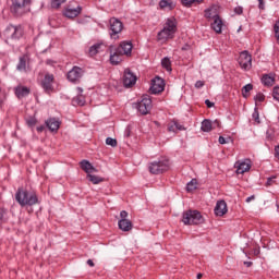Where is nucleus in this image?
<instances>
[{
    "label": "nucleus",
    "mask_w": 279,
    "mask_h": 279,
    "mask_svg": "<svg viewBox=\"0 0 279 279\" xmlns=\"http://www.w3.org/2000/svg\"><path fill=\"white\" fill-rule=\"evenodd\" d=\"M151 98H149V96H143L141 101H137L135 104V108L137 110V112H140V114H149V112L151 111Z\"/></svg>",
    "instance_id": "6e6552de"
},
{
    "label": "nucleus",
    "mask_w": 279,
    "mask_h": 279,
    "mask_svg": "<svg viewBox=\"0 0 279 279\" xmlns=\"http://www.w3.org/2000/svg\"><path fill=\"white\" fill-rule=\"evenodd\" d=\"M15 97L17 99H24V97L29 96V93H32V89L27 86L17 85L13 88Z\"/></svg>",
    "instance_id": "f3484780"
},
{
    "label": "nucleus",
    "mask_w": 279,
    "mask_h": 279,
    "mask_svg": "<svg viewBox=\"0 0 279 279\" xmlns=\"http://www.w3.org/2000/svg\"><path fill=\"white\" fill-rule=\"evenodd\" d=\"M120 217L121 219H128V211L125 210L120 211Z\"/></svg>",
    "instance_id": "5fc2aeb1"
},
{
    "label": "nucleus",
    "mask_w": 279,
    "mask_h": 279,
    "mask_svg": "<svg viewBox=\"0 0 279 279\" xmlns=\"http://www.w3.org/2000/svg\"><path fill=\"white\" fill-rule=\"evenodd\" d=\"M56 82V76L51 73H46L44 78L40 81V86L46 95H51L53 93V83Z\"/></svg>",
    "instance_id": "1a4fd4ad"
},
{
    "label": "nucleus",
    "mask_w": 279,
    "mask_h": 279,
    "mask_svg": "<svg viewBox=\"0 0 279 279\" xmlns=\"http://www.w3.org/2000/svg\"><path fill=\"white\" fill-rule=\"evenodd\" d=\"M62 3H66V0H51L50 5L52 10H60V5H62Z\"/></svg>",
    "instance_id": "f704fd0d"
},
{
    "label": "nucleus",
    "mask_w": 279,
    "mask_h": 279,
    "mask_svg": "<svg viewBox=\"0 0 279 279\" xmlns=\"http://www.w3.org/2000/svg\"><path fill=\"white\" fill-rule=\"evenodd\" d=\"M255 104H263L265 101V94L263 93H257L254 97Z\"/></svg>",
    "instance_id": "58836bf2"
},
{
    "label": "nucleus",
    "mask_w": 279,
    "mask_h": 279,
    "mask_svg": "<svg viewBox=\"0 0 279 279\" xmlns=\"http://www.w3.org/2000/svg\"><path fill=\"white\" fill-rule=\"evenodd\" d=\"M191 46L185 45L184 47H182V51H186L187 49H190Z\"/></svg>",
    "instance_id": "680f3d73"
},
{
    "label": "nucleus",
    "mask_w": 279,
    "mask_h": 279,
    "mask_svg": "<svg viewBox=\"0 0 279 279\" xmlns=\"http://www.w3.org/2000/svg\"><path fill=\"white\" fill-rule=\"evenodd\" d=\"M5 214H7L5 209L0 208V223H1V221H3V218L5 217Z\"/></svg>",
    "instance_id": "8fccbe9b"
},
{
    "label": "nucleus",
    "mask_w": 279,
    "mask_h": 279,
    "mask_svg": "<svg viewBox=\"0 0 279 279\" xmlns=\"http://www.w3.org/2000/svg\"><path fill=\"white\" fill-rule=\"evenodd\" d=\"M272 97H274V99H276V101H279V87L278 86L274 87Z\"/></svg>",
    "instance_id": "c03bdc74"
},
{
    "label": "nucleus",
    "mask_w": 279,
    "mask_h": 279,
    "mask_svg": "<svg viewBox=\"0 0 279 279\" xmlns=\"http://www.w3.org/2000/svg\"><path fill=\"white\" fill-rule=\"evenodd\" d=\"M15 201L20 206H35L38 202V194L29 192L23 187H19L15 193Z\"/></svg>",
    "instance_id": "7ed1b4c3"
},
{
    "label": "nucleus",
    "mask_w": 279,
    "mask_h": 279,
    "mask_svg": "<svg viewBox=\"0 0 279 279\" xmlns=\"http://www.w3.org/2000/svg\"><path fill=\"white\" fill-rule=\"evenodd\" d=\"M234 14H236L238 16H241V14H243V7L239 5L235 7L233 10Z\"/></svg>",
    "instance_id": "de8ad7c7"
},
{
    "label": "nucleus",
    "mask_w": 279,
    "mask_h": 279,
    "mask_svg": "<svg viewBox=\"0 0 279 279\" xmlns=\"http://www.w3.org/2000/svg\"><path fill=\"white\" fill-rule=\"evenodd\" d=\"M80 167L83 171H85V173H87V175L93 173V171H95V167H93V163H90V161L86 159L80 162Z\"/></svg>",
    "instance_id": "b1692460"
},
{
    "label": "nucleus",
    "mask_w": 279,
    "mask_h": 279,
    "mask_svg": "<svg viewBox=\"0 0 279 279\" xmlns=\"http://www.w3.org/2000/svg\"><path fill=\"white\" fill-rule=\"evenodd\" d=\"M73 102L76 104V106H85L86 99H84V96L80 95L73 99Z\"/></svg>",
    "instance_id": "c9c22d12"
},
{
    "label": "nucleus",
    "mask_w": 279,
    "mask_h": 279,
    "mask_svg": "<svg viewBox=\"0 0 279 279\" xmlns=\"http://www.w3.org/2000/svg\"><path fill=\"white\" fill-rule=\"evenodd\" d=\"M46 123V128H48V130L50 132H58V130H60V121L56 120V118H49L48 120L45 121Z\"/></svg>",
    "instance_id": "aec40b11"
},
{
    "label": "nucleus",
    "mask_w": 279,
    "mask_h": 279,
    "mask_svg": "<svg viewBox=\"0 0 279 279\" xmlns=\"http://www.w3.org/2000/svg\"><path fill=\"white\" fill-rule=\"evenodd\" d=\"M203 275L202 274H198L197 275V279H202Z\"/></svg>",
    "instance_id": "0e129e2a"
},
{
    "label": "nucleus",
    "mask_w": 279,
    "mask_h": 279,
    "mask_svg": "<svg viewBox=\"0 0 279 279\" xmlns=\"http://www.w3.org/2000/svg\"><path fill=\"white\" fill-rule=\"evenodd\" d=\"M37 132L41 134V132H45V125H39L36 128Z\"/></svg>",
    "instance_id": "6e6d98bb"
},
{
    "label": "nucleus",
    "mask_w": 279,
    "mask_h": 279,
    "mask_svg": "<svg viewBox=\"0 0 279 279\" xmlns=\"http://www.w3.org/2000/svg\"><path fill=\"white\" fill-rule=\"evenodd\" d=\"M10 12L15 19H21L32 12V0H10Z\"/></svg>",
    "instance_id": "f03ea898"
},
{
    "label": "nucleus",
    "mask_w": 279,
    "mask_h": 279,
    "mask_svg": "<svg viewBox=\"0 0 279 279\" xmlns=\"http://www.w3.org/2000/svg\"><path fill=\"white\" fill-rule=\"evenodd\" d=\"M184 8H191L192 5L204 3V0H181Z\"/></svg>",
    "instance_id": "c85d7f7f"
},
{
    "label": "nucleus",
    "mask_w": 279,
    "mask_h": 279,
    "mask_svg": "<svg viewBox=\"0 0 279 279\" xmlns=\"http://www.w3.org/2000/svg\"><path fill=\"white\" fill-rule=\"evenodd\" d=\"M87 180H89V182H93L94 184H99L101 182H104V179H101L100 177H97L95 174H87Z\"/></svg>",
    "instance_id": "72a5a7b5"
},
{
    "label": "nucleus",
    "mask_w": 279,
    "mask_h": 279,
    "mask_svg": "<svg viewBox=\"0 0 279 279\" xmlns=\"http://www.w3.org/2000/svg\"><path fill=\"white\" fill-rule=\"evenodd\" d=\"M182 217V221L185 226H199V223H204V217H202V213L197 210L185 211Z\"/></svg>",
    "instance_id": "39448f33"
},
{
    "label": "nucleus",
    "mask_w": 279,
    "mask_h": 279,
    "mask_svg": "<svg viewBox=\"0 0 279 279\" xmlns=\"http://www.w3.org/2000/svg\"><path fill=\"white\" fill-rule=\"evenodd\" d=\"M27 64H29V57L27 54H24L19 58L16 70L23 73H27Z\"/></svg>",
    "instance_id": "6ab92c4d"
},
{
    "label": "nucleus",
    "mask_w": 279,
    "mask_h": 279,
    "mask_svg": "<svg viewBox=\"0 0 279 279\" xmlns=\"http://www.w3.org/2000/svg\"><path fill=\"white\" fill-rule=\"evenodd\" d=\"M262 84H264V86H272L274 84H276V77H274V74H264L262 76Z\"/></svg>",
    "instance_id": "a878e982"
},
{
    "label": "nucleus",
    "mask_w": 279,
    "mask_h": 279,
    "mask_svg": "<svg viewBox=\"0 0 279 279\" xmlns=\"http://www.w3.org/2000/svg\"><path fill=\"white\" fill-rule=\"evenodd\" d=\"M161 66L162 69H166V71H168L169 73H171L172 69H171V59L165 57L161 60Z\"/></svg>",
    "instance_id": "7c9ffc66"
},
{
    "label": "nucleus",
    "mask_w": 279,
    "mask_h": 279,
    "mask_svg": "<svg viewBox=\"0 0 279 279\" xmlns=\"http://www.w3.org/2000/svg\"><path fill=\"white\" fill-rule=\"evenodd\" d=\"M23 26L10 24L3 32L5 40H21L23 38Z\"/></svg>",
    "instance_id": "423d86ee"
},
{
    "label": "nucleus",
    "mask_w": 279,
    "mask_h": 279,
    "mask_svg": "<svg viewBox=\"0 0 279 279\" xmlns=\"http://www.w3.org/2000/svg\"><path fill=\"white\" fill-rule=\"evenodd\" d=\"M228 213V204L226 201H218L215 207V215L217 217H223Z\"/></svg>",
    "instance_id": "a211bd4d"
},
{
    "label": "nucleus",
    "mask_w": 279,
    "mask_h": 279,
    "mask_svg": "<svg viewBox=\"0 0 279 279\" xmlns=\"http://www.w3.org/2000/svg\"><path fill=\"white\" fill-rule=\"evenodd\" d=\"M274 184H276V175H272V177L268 178L265 185L266 186H274Z\"/></svg>",
    "instance_id": "37998d69"
},
{
    "label": "nucleus",
    "mask_w": 279,
    "mask_h": 279,
    "mask_svg": "<svg viewBox=\"0 0 279 279\" xmlns=\"http://www.w3.org/2000/svg\"><path fill=\"white\" fill-rule=\"evenodd\" d=\"M87 265L89 267H95V262H93V259H87Z\"/></svg>",
    "instance_id": "bf43d9fd"
},
{
    "label": "nucleus",
    "mask_w": 279,
    "mask_h": 279,
    "mask_svg": "<svg viewBox=\"0 0 279 279\" xmlns=\"http://www.w3.org/2000/svg\"><path fill=\"white\" fill-rule=\"evenodd\" d=\"M253 199H256V196L252 195L246 198V204H250V202H253Z\"/></svg>",
    "instance_id": "13d9d810"
},
{
    "label": "nucleus",
    "mask_w": 279,
    "mask_h": 279,
    "mask_svg": "<svg viewBox=\"0 0 279 279\" xmlns=\"http://www.w3.org/2000/svg\"><path fill=\"white\" fill-rule=\"evenodd\" d=\"M133 47L132 41H122L120 43L119 47L116 48V50H118V53L130 58V56H132Z\"/></svg>",
    "instance_id": "2eb2a0df"
},
{
    "label": "nucleus",
    "mask_w": 279,
    "mask_h": 279,
    "mask_svg": "<svg viewBox=\"0 0 279 279\" xmlns=\"http://www.w3.org/2000/svg\"><path fill=\"white\" fill-rule=\"evenodd\" d=\"M109 31H110V36L111 38L117 39V35L121 34L123 32V22L117 17H111L109 20Z\"/></svg>",
    "instance_id": "9d476101"
},
{
    "label": "nucleus",
    "mask_w": 279,
    "mask_h": 279,
    "mask_svg": "<svg viewBox=\"0 0 279 279\" xmlns=\"http://www.w3.org/2000/svg\"><path fill=\"white\" fill-rule=\"evenodd\" d=\"M82 14V7L77 5L76 8L72 4H68L63 9V16L66 19H77Z\"/></svg>",
    "instance_id": "ddd939ff"
},
{
    "label": "nucleus",
    "mask_w": 279,
    "mask_h": 279,
    "mask_svg": "<svg viewBox=\"0 0 279 279\" xmlns=\"http://www.w3.org/2000/svg\"><path fill=\"white\" fill-rule=\"evenodd\" d=\"M86 70L84 68L74 65L66 74V78L71 84H80L84 77Z\"/></svg>",
    "instance_id": "0eeeda50"
},
{
    "label": "nucleus",
    "mask_w": 279,
    "mask_h": 279,
    "mask_svg": "<svg viewBox=\"0 0 279 279\" xmlns=\"http://www.w3.org/2000/svg\"><path fill=\"white\" fill-rule=\"evenodd\" d=\"M106 145H110V147H117V140H114L112 137H107Z\"/></svg>",
    "instance_id": "79ce46f5"
},
{
    "label": "nucleus",
    "mask_w": 279,
    "mask_h": 279,
    "mask_svg": "<svg viewBox=\"0 0 279 279\" xmlns=\"http://www.w3.org/2000/svg\"><path fill=\"white\" fill-rule=\"evenodd\" d=\"M275 157L279 160V145L275 147Z\"/></svg>",
    "instance_id": "4d7b16f0"
},
{
    "label": "nucleus",
    "mask_w": 279,
    "mask_h": 279,
    "mask_svg": "<svg viewBox=\"0 0 279 279\" xmlns=\"http://www.w3.org/2000/svg\"><path fill=\"white\" fill-rule=\"evenodd\" d=\"M254 89V85L252 84H246L245 86L242 87V97H244L245 99H247L248 95L247 93H250L251 90Z\"/></svg>",
    "instance_id": "473e14b6"
},
{
    "label": "nucleus",
    "mask_w": 279,
    "mask_h": 279,
    "mask_svg": "<svg viewBox=\"0 0 279 279\" xmlns=\"http://www.w3.org/2000/svg\"><path fill=\"white\" fill-rule=\"evenodd\" d=\"M110 62L114 65L123 62V56L119 53V50L116 49L113 52L110 53Z\"/></svg>",
    "instance_id": "393cba45"
},
{
    "label": "nucleus",
    "mask_w": 279,
    "mask_h": 279,
    "mask_svg": "<svg viewBox=\"0 0 279 279\" xmlns=\"http://www.w3.org/2000/svg\"><path fill=\"white\" fill-rule=\"evenodd\" d=\"M274 29H275L276 39L279 43V21L276 22Z\"/></svg>",
    "instance_id": "a18cd8bd"
},
{
    "label": "nucleus",
    "mask_w": 279,
    "mask_h": 279,
    "mask_svg": "<svg viewBox=\"0 0 279 279\" xmlns=\"http://www.w3.org/2000/svg\"><path fill=\"white\" fill-rule=\"evenodd\" d=\"M78 92L82 93V88L81 87H78Z\"/></svg>",
    "instance_id": "69168bd1"
},
{
    "label": "nucleus",
    "mask_w": 279,
    "mask_h": 279,
    "mask_svg": "<svg viewBox=\"0 0 279 279\" xmlns=\"http://www.w3.org/2000/svg\"><path fill=\"white\" fill-rule=\"evenodd\" d=\"M205 17L206 19H215L219 17V13H217V7H210L209 9L205 10Z\"/></svg>",
    "instance_id": "bb28decb"
},
{
    "label": "nucleus",
    "mask_w": 279,
    "mask_h": 279,
    "mask_svg": "<svg viewBox=\"0 0 279 279\" xmlns=\"http://www.w3.org/2000/svg\"><path fill=\"white\" fill-rule=\"evenodd\" d=\"M46 64H53V61H52L51 59H48V60L46 61Z\"/></svg>",
    "instance_id": "e2e57ef3"
},
{
    "label": "nucleus",
    "mask_w": 279,
    "mask_h": 279,
    "mask_svg": "<svg viewBox=\"0 0 279 279\" xmlns=\"http://www.w3.org/2000/svg\"><path fill=\"white\" fill-rule=\"evenodd\" d=\"M104 47H106V45L104 44V41H99L97 44H94L89 49H88V56L90 58H95V56L97 53H99V51H101V49H104Z\"/></svg>",
    "instance_id": "412c9836"
},
{
    "label": "nucleus",
    "mask_w": 279,
    "mask_h": 279,
    "mask_svg": "<svg viewBox=\"0 0 279 279\" xmlns=\"http://www.w3.org/2000/svg\"><path fill=\"white\" fill-rule=\"evenodd\" d=\"M245 267H252L253 263L252 262H244Z\"/></svg>",
    "instance_id": "052dcab7"
},
{
    "label": "nucleus",
    "mask_w": 279,
    "mask_h": 279,
    "mask_svg": "<svg viewBox=\"0 0 279 279\" xmlns=\"http://www.w3.org/2000/svg\"><path fill=\"white\" fill-rule=\"evenodd\" d=\"M202 132H211L213 131V122L208 119L203 120L201 124Z\"/></svg>",
    "instance_id": "cd10ccee"
},
{
    "label": "nucleus",
    "mask_w": 279,
    "mask_h": 279,
    "mask_svg": "<svg viewBox=\"0 0 279 279\" xmlns=\"http://www.w3.org/2000/svg\"><path fill=\"white\" fill-rule=\"evenodd\" d=\"M175 32H178V21H175V17L167 19L163 28L157 34V40L159 43L172 40V38H175Z\"/></svg>",
    "instance_id": "f257e3e1"
},
{
    "label": "nucleus",
    "mask_w": 279,
    "mask_h": 279,
    "mask_svg": "<svg viewBox=\"0 0 279 279\" xmlns=\"http://www.w3.org/2000/svg\"><path fill=\"white\" fill-rule=\"evenodd\" d=\"M230 142V137L226 138L223 136H219L218 138V143H220V145H226Z\"/></svg>",
    "instance_id": "49530a36"
},
{
    "label": "nucleus",
    "mask_w": 279,
    "mask_h": 279,
    "mask_svg": "<svg viewBox=\"0 0 279 279\" xmlns=\"http://www.w3.org/2000/svg\"><path fill=\"white\" fill-rule=\"evenodd\" d=\"M211 29H214L216 34H221V29H223V20H221L220 16L214 19V22L211 23Z\"/></svg>",
    "instance_id": "4be33fe9"
},
{
    "label": "nucleus",
    "mask_w": 279,
    "mask_h": 279,
    "mask_svg": "<svg viewBox=\"0 0 279 279\" xmlns=\"http://www.w3.org/2000/svg\"><path fill=\"white\" fill-rule=\"evenodd\" d=\"M252 119L257 123V125L260 123V116L258 113V108L254 109V112L252 114Z\"/></svg>",
    "instance_id": "ea45409f"
},
{
    "label": "nucleus",
    "mask_w": 279,
    "mask_h": 279,
    "mask_svg": "<svg viewBox=\"0 0 279 279\" xmlns=\"http://www.w3.org/2000/svg\"><path fill=\"white\" fill-rule=\"evenodd\" d=\"M123 84L125 88H132V86L136 84V75H134V73H132L130 70H125L123 76Z\"/></svg>",
    "instance_id": "dca6fc26"
},
{
    "label": "nucleus",
    "mask_w": 279,
    "mask_h": 279,
    "mask_svg": "<svg viewBox=\"0 0 279 279\" xmlns=\"http://www.w3.org/2000/svg\"><path fill=\"white\" fill-rule=\"evenodd\" d=\"M236 168L235 173L243 175V173H247L250 169H252V165L250 163V159L239 160L234 163Z\"/></svg>",
    "instance_id": "4468645a"
},
{
    "label": "nucleus",
    "mask_w": 279,
    "mask_h": 279,
    "mask_svg": "<svg viewBox=\"0 0 279 279\" xmlns=\"http://www.w3.org/2000/svg\"><path fill=\"white\" fill-rule=\"evenodd\" d=\"M238 62L243 71H250L252 69V54L247 50L242 51Z\"/></svg>",
    "instance_id": "9b49d317"
},
{
    "label": "nucleus",
    "mask_w": 279,
    "mask_h": 279,
    "mask_svg": "<svg viewBox=\"0 0 279 279\" xmlns=\"http://www.w3.org/2000/svg\"><path fill=\"white\" fill-rule=\"evenodd\" d=\"M159 7L161 8V10H165V8H169V10H173V8H175V4L172 1H168V0H161L159 1Z\"/></svg>",
    "instance_id": "c756f323"
},
{
    "label": "nucleus",
    "mask_w": 279,
    "mask_h": 279,
    "mask_svg": "<svg viewBox=\"0 0 279 279\" xmlns=\"http://www.w3.org/2000/svg\"><path fill=\"white\" fill-rule=\"evenodd\" d=\"M168 132H173V134H175V132H178V130L175 128V120L170 121V123L168 124Z\"/></svg>",
    "instance_id": "a19ab883"
},
{
    "label": "nucleus",
    "mask_w": 279,
    "mask_h": 279,
    "mask_svg": "<svg viewBox=\"0 0 279 279\" xmlns=\"http://www.w3.org/2000/svg\"><path fill=\"white\" fill-rule=\"evenodd\" d=\"M162 90H165V80L156 76L151 80L149 92L151 95H159V93H162Z\"/></svg>",
    "instance_id": "f8f14e48"
},
{
    "label": "nucleus",
    "mask_w": 279,
    "mask_h": 279,
    "mask_svg": "<svg viewBox=\"0 0 279 279\" xmlns=\"http://www.w3.org/2000/svg\"><path fill=\"white\" fill-rule=\"evenodd\" d=\"M171 169V161L167 157H160L148 163V171L153 175H160Z\"/></svg>",
    "instance_id": "20e7f679"
},
{
    "label": "nucleus",
    "mask_w": 279,
    "mask_h": 279,
    "mask_svg": "<svg viewBox=\"0 0 279 279\" xmlns=\"http://www.w3.org/2000/svg\"><path fill=\"white\" fill-rule=\"evenodd\" d=\"M205 105L207 106V108H214L215 107V102H213L208 99L205 100Z\"/></svg>",
    "instance_id": "603ef678"
},
{
    "label": "nucleus",
    "mask_w": 279,
    "mask_h": 279,
    "mask_svg": "<svg viewBox=\"0 0 279 279\" xmlns=\"http://www.w3.org/2000/svg\"><path fill=\"white\" fill-rule=\"evenodd\" d=\"M197 190V180L192 179L187 184H186V191L187 193H192V191Z\"/></svg>",
    "instance_id": "2f4dec72"
},
{
    "label": "nucleus",
    "mask_w": 279,
    "mask_h": 279,
    "mask_svg": "<svg viewBox=\"0 0 279 279\" xmlns=\"http://www.w3.org/2000/svg\"><path fill=\"white\" fill-rule=\"evenodd\" d=\"M204 81H196L195 88H204Z\"/></svg>",
    "instance_id": "3c124183"
},
{
    "label": "nucleus",
    "mask_w": 279,
    "mask_h": 279,
    "mask_svg": "<svg viewBox=\"0 0 279 279\" xmlns=\"http://www.w3.org/2000/svg\"><path fill=\"white\" fill-rule=\"evenodd\" d=\"M259 10H265V0H258Z\"/></svg>",
    "instance_id": "864d4df0"
},
{
    "label": "nucleus",
    "mask_w": 279,
    "mask_h": 279,
    "mask_svg": "<svg viewBox=\"0 0 279 279\" xmlns=\"http://www.w3.org/2000/svg\"><path fill=\"white\" fill-rule=\"evenodd\" d=\"M175 128H177V131L179 132H182L184 130H186V128H184V125L180 124V122H178V120H175Z\"/></svg>",
    "instance_id": "09e8293b"
},
{
    "label": "nucleus",
    "mask_w": 279,
    "mask_h": 279,
    "mask_svg": "<svg viewBox=\"0 0 279 279\" xmlns=\"http://www.w3.org/2000/svg\"><path fill=\"white\" fill-rule=\"evenodd\" d=\"M36 123H38V120L35 117H29L26 119V125L28 128H32V129L35 128Z\"/></svg>",
    "instance_id": "e433bc0d"
},
{
    "label": "nucleus",
    "mask_w": 279,
    "mask_h": 279,
    "mask_svg": "<svg viewBox=\"0 0 279 279\" xmlns=\"http://www.w3.org/2000/svg\"><path fill=\"white\" fill-rule=\"evenodd\" d=\"M118 226L122 232H130V230L133 228L132 221L129 219H120Z\"/></svg>",
    "instance_id": "5701e85b"
},
{
    "label": "nucleus",
    "mask_w": 279,
    "mask_h": 279,
    "mask_svg": "<svg viewBox=\"0 0 279 279\" xmlns=\"http://www.w3.org/2000/svg\"><path fill=\"white\" fill-rule=\"evenodd\" d=\"M7 100H8V94H5V92H2L0 89V110L1 108H3Z\"/></svg>",
    "instance_id": "4c0bfd02"
}]
</instances>
